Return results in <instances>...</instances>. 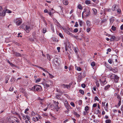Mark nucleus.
<instances>
[{
  "instance_id": "f257e3e1",
  "label": "nucleus",
  "mask_w": 123,
  "mask_h": 123,
  "mask_svg": "<svg viewBox=\"0 0 123 123\" xmlns=\"http://www.w3.org/2000/svg\"><path fill=\"white\" fill-rule=\"evenodd\" d=\"M6 120L10 123H16V122L18 123L19 121L17 118L13 117H10L9 118H6Z\"/></svg>"
},
{
  "instance_id": "f03ea898",
  "label": "nucleus",
  "mask_w": 123,
  "mask_h": 123,
  "mask_svg": "<svg viewBox=\"0 0 123 123\" xmlns=\"http://www.w3.org/2000/svg\"><path fill=\"white\" fill-rule=\"evenodd\" d=\"M14 22L16 23V25H19L21 24L22 23V20L18 18H16V20H15Z\"/></svg>"
},
{
  "instance_id": "7ed1b4c3",
  "label": "nucleus",
  "mask_w": 123,
  "mask_h": 123,
  "mask_svg": "<svg viewBox=\"0 0 123 123\" xmlns=\"http://www.w3.org/2000/svg\"><path fill=\"white\" fill-rule=\"evenodd\" d=\"M84 12H85V14H86L85 16L86 17L88 16L90 14V12L89 9H86L85 10H84V11L82 13V16H83Z\"/></svg>"
},
{
  "instance_id": "20e7f679",
  "label": "nucleus",
  "mask_w": 123,
  "mask_h": 123,
  "mask_svg": "<svg viewBox=\"0 0 123 123\" xmlns=\"http://www.w3.org/2000/svg\"><path fill=\"white\" fill-rule=\"evenodd\" d=\"M35 92H39L42 89L41 86L39 85H36L34 86Z\"/></svg>"
},
{
  "instance_id": "39448f33",
  "label": "nucleus",
  "mask_w": 123,
  "mask_h": 123,
  "mask_svg": "<svg viewBox=\"0 0 123 123\" xmlns=\"http://www.w3.org/2000/svg\"><path fill=\"white\" fill-rule=\"evenodd\" d=\"M25 28L24 29L26 32L27 33H29L31 30V28L29 25H27L25 26Z\"/></svg>"
},
{
  "instance_id": "423d86ee",
  "label": "nucleus",
  "mask_w": 123,
  "mask_h": 123,
  "mask_svg": "<svg viewBox=\"0 0 123 123\" xmlns=\"http://www.w3.org/2000/svg\"><path fill=\"white\" fill-rule=\"evenodd\" d=\"M64 105L65 106V107L68 110L70 107V105L68 104V102L67 100H65L64 101Z\"/></svg>"
},
{
  "instance_id": "0eeeda50",
  "label": "nucleus",
  "mask_w": 123,
  "mask_h": 123,
  "mask_svg": "<svg viewBox=\"0 0 123 123\" xmlns=\"http://www.w3.org/2000/svg\"><path fill=\"white\" fill-rule=\"evenodd\" d=\"M20 89L21 90V91L22 93L25 95L26 97H27L28 94L25 91V90L22 87Z\"/></svg>"
},
{
  "instance_id": "6e6552de",
  "label": "nucleus",
  "mask_w": 123,
  "mask_h": 123,
  "mask_svg": "<svg viewBox=\"0 0 123 123\" xmlns=\"http://www.w3.org/2000/svg\"><path fill=\"white\" fill-rule=\"evenodd\" d=\"M113 79H114L115 81L117 82L119 80V78L117 75L114 74L113 75Z\"/></svg>"
},
{
  "instance_id": "1a4fd4ad",
  "label": "nucleus",
  "mask_w": 123,
  "mask_h": 123,
  "mask_svg": "<svg viewBox=\"0 0 123 123\" xmlns=\"http://www.w3.org/2000/svg\"><path fill=\"white\" fill-rule=\"evenodd\" d=\"M13 54L17 57L21 56V54L18 53L14 52L13 53Z\"/></svg>"
},
{
  "instance_id": "9d476101",
  "label": "nucleus",
  "mask_w": 123,
  "mask_h": 123,
  "mask_svg": "<svg viewBox=\"0 0 123 123\" xmlns=\"http://www.w3.org/2000/svg\"><path fill=\"white\" fill-rule=\"evenodd\" d=\"M63 3L64 5H67L68 4V2L67 0H63Z\"/></svg>"
},
{
  "instance_id": "9b49d317",
  "label": "nucleus",
  "mask_w": 123,
  "mask_h": 123,
  "mask_svg": "<svg viewBox=\"0 0 123 123\" xmlns=\"http://www.w3.org/2000/svg\"><path fill=\"white\" fill-rule=\"evenodd\" d=\"M28 90L29 91L33 92H35V89L34 86L33 87L29 88Z\"/></svg>"
},
{
  "instance_id": "f8f14e48",
  "label": "nucleus",
  "mask_w": 123,
  "mask_h": 123,
  "mask_svg": "<svg viewBox=\"0 0 123 123\" xmlns=\"http://www.w3.org/2000/svg\"><path fill=\"white\" fill-rule=\"evenodd\" d=\"M78 74L79 79H80L81 77H83V75H82L81 73H79Z\"/></svg>"
},
{
  "instance_id": "ddd939ff",
  "label": "nucleus",
  "mask_w": 123,
  "mask_h": 123,
  "mask_svg": "<svg viewBox=\"0 0 123 123\" xmlns=\"http://www.w3.org/2000/svg\"><path fill=\"white\" fill-rule=\"evenodd\" d=\"M73 49L75 53L76 54H77V50L78 49L77 48H76L75 47H73Z\"/></svg>"
},
{
  "instance_id": "4468645a",
  "label": "nucleus",
  "mask_w": 123,
  "mask_h": 123,
  "mask_svg": "<svg viewBox=\"0 0 123 123\" xmlns=\"http://www.w3.org/2000/svg\"><path fill=\"white\" fill-rule=\"evenodd\" d=\"M47 56L48 59L49 61H50L52 57L50 56L49 54H47Z\"/></svg>"
},
{
  "instance_id": "2eb2a0df",
  "label": "nucleus",
  "mask_w": 123,
  "mask_h": 123,
  "mask_svg": "<svg viewBox=\"0 0 123 123\" xmlns=\"http://www.w3.org/2000/svg\"><path fill=\"white\" fill-rule=\"evenodd\" d=\"M68 34L72 37H74L75 38H76L77 37L76 36L74 35H73L72 33H70V32H69Z\"/></svg>"
},
{
  "instance_id": "dca6fc26",
  "label": "nucleus",
  "mask_w": 123,
  "mask_h": 123,
  "mask_svg": "<svg viewBox=\"0 0 123 123\" xmlns=\"http://www.w3.org/2000/svg\"><path fill=\"white\" fill-rule=\"evenodd\" d=\"M111 86L110 85H107V86H106L105 88L104 89L105 90H107Z\"/></svg>"
},
{
  "instance_id": "f3484780",
  "label": "nucleus",
  "mask_w": 123,
  "mask_h": 123,
  "mask_svg": "<svg viewBox=\"0 0 123 123\" xmlns=\"http://www.w3.org/2000/svg\"><path fill=\"white\" fill-rule=\"evenodd\" d=\"M93 12V14L94 15H96L97 13V10L95 8H93L92 9Z\"/></svg>"
},
{
  "instance_id": "a211bd4d",
  "label": "nucleus",
  "mask_w": 123,
  "mask_h": 123,
  "mask_svg": "<svg viewBox=\"0 0 123 123\" xmlns=\"http://www.w3.org/2000/svg\"><path fill=\"white\" fill-rule=\"evenodd\" d=\"M116 5H114L113 6L112 8V9L113 11H115L116 9H117L116 7Z\"/></svg>"
},
{
  "instance_id": "6ab92c4d",
  "label": "nucleus",
  "mask_w": 123,
  "mask_h": 123,
  "mask_svg": "<svg viewBox=\"0 0 123 123\" xmlns=\"http://www.w3.org/2000/svg\"><path fill=\"white\" fill-rule=\"evenodd\" d=\"M110 70L113 71L114 73H116L117 71V69H113L111 68L110 69Z\"/></svg>"
},
{
  "instance_id": "aec40b11",
  "label": "nucleus",
  "mask_w": 123,
  "mask_h": 123,
  "mask_svg": "<svg viewBox=\"0 0 123 123\" xmlns=\"http://www.w3.org/2000/svg\"><path fill=\"white\" fill-rule=\"evenodd\" d=\"M85 3L87 5H89L91 4V1L89 0H86L85 1Z\"/></svg>"
},
{
  "instance_id": "412c9836",
  "label": "nucleus",
  "mask_w": 123,
  "mask_h": 123,
  "mask_svg": "<svg viewBox=\"0 0 123 123\" xmlns=\"http://www.w3.org/2000/svg\"><path fill=\"white\" fill-rule=\"evenodd\" d=\"M101 85L102 86H103L105 84L107 83V82L106 81V80H105L104 81H101Z\"/></svg>"
},
{
  "instance_id": "4be33fe9",
  "label": "nucleus",
  "mask_w": 123,
  "mask_h": 123,
  "mask_svg": "<svg viewBox=\"0 0 123 123\" xmlns=\"http://www.w3.org/2000/svg\"><path fill=\"white\" fill-rule=\"evenodd\" d=\"M86 24L88 27H89L90 26V22L89 20H87L86 22Z\"/></svg>"
},
{
  "instance_id": "5701e85b",
  "label": "nucleus",
  "mask_w": 123,
  "mask_h": 123,
  "mask_svg": "<svg viewBox=\"0 0 123 123\" xmlns=\"http://www.w3.org/2000/svg\"><path fill=\"white\" fill-rule=\"evenodd\" d=\"M0 122L4 123H6V121H4V119L3 118L0 119Z\"/></svg>"
},
{
  "instance_id": "b1692460",
  "label": "nucleus",
  "mask_w": 123,
  "mask_h": 123,
  "mask_svg": "<svg viewBox=\"0 0 123 123\" xmlns=\"http://www.w3.org/2000/svg\"><path fill=\"white\" fill-rule=\"evenodd\" d=\"M110 23H112L114 21V17H112L110 19Z\"/></svg>"
},
{
  "instance_id": "393cba45",
  "label": "nucleus",
  "mask_w": 123,
  "mask_h": 123,
  "mask_svg": "<svg viewBox=\"0 0 123 123\" xmlns=\"http://www.w3.org/2000/svg\"><path fill=\"white\" fill-rule=\"evenodd\" d=\"M44 85L45 88H47L48 87H49V85L47 84L46 83L44 84Z\"/></svg>"
},
{
  "instance_id": "a878e982",
  "label": "nucleus",
  "mask_w": 123,
  "mask_h": 123,
  "mask_svg": "<svg viewBox=\"0 0 123 123\" xmlns=\"http://www.w3.org/2000/svg\"><path fill=\"white\" fill-rule=\"evenodd\" d=\"M115 37L114 36H111V38L110 39V40L111 41H113L115 39Z\"/></svg>"
},
{
  "instance_id": "bb28decb",
  "label": "nucleus",
  "mask_w": 123,
  "mask_h": 123,
  "mask_svg": "<svg viewBox=\"0 0 123 123\" xmlns=\"http://www.w3.org/2000/svg\"><path fill=\"white\" fill-rule=\"evenodd\" d=\"M108 103H107L105 105V107L104 108L105 109L106 111H108Z\"/></svg>"
},
{
  "instance_id": "cd10ccee",
  "label": "nucleus",
  "mask_w": 123,
  "mask_h": 123,
  "mask_svg": "<svg viewBox=\"0 0 123 123\" xmlns=\"http://www.w3.org/2000/svg\"><path fill=\"white\" fill-rule=\"evenodd\" d=\"M89 107L87 106H86L85 107V110L86 111H87L89 110Z\"/></svg>"
},
{
  "instance_id": "c85d7f7f",
  "label": "nucleus",
  "mask_w": 123,
  "mask_h": 123,
  "mask_svg": "<svg viewBox=\"0 0 123 123\" xmlns=\"http://www.w3.org/2000/svg\"><path fill=\"white\" fill-rule=\"evenodd\" d=\"M116 27L114 26L113 25L112 26L111 29L113 31H115L116 30Z\"/></svg>"
},
{
  "instance_id": "c756f323",
  "label": "nucleus",
  "mask_w": 123,
  "mask_h": 123,
  "mask_svg": "<svg viewBox=\"0 0 123 123\" xmlns=\"http://www.w3.org/2000/svg\"><path fill=\"white\" fill-rule=\"evenodd\" d=\"M78 102L79 105H81L82 104V100H80L78 101Z\"/></svg>"
},
{
  "instance_id": "7c9ffc66",
  "label": "nucleus",
  "mask_w": 123,
  "mask_h": 123,
  "mask_svg": "<svg viewBox=\"0 0 123 123\" xmlns=\"http://www.w3.org/2000/svg\"><path fill=\"white\" fill-rule=\"evenodd\" d=\"M79 92L82 95H84V92L83 90H80Z\"/></svg>"
},
{
  "instance_id": "2f4dec72",
  "label": "nucleus",
  "mask_w": 123,
  "mask_h": 123,
  "mask_svg": "<svg viewBox=\"0 0 123 123\" xmlns=\"http://www.w3.org/2000/svg\"><path fill=\"white\" fill-rule=\"evenodd\" d=\"M105 122L106 123H111V121L110 119H107L106 120Z\"/></svg>"
},
{
  "instance_id": "473e14b6",
  "label": "nucleus",
  "mask_w": 123,
  "mask_h": 123,
  "mask_svg": "<svg viewBox=\"0 0 123 123\" xmlns=\"http://www.w3.org/2000/svg\"><path fill=\"white\" fill-rule=\"evenodd\" d=\"M88 113V112L87 111H84L83 112V114L84 116L87 115Z\"/></svg>"
},
{
  "instance_id": "72a5a7b5",
  "label": "nucleus",
  "mask_w": 123,
  "mask_h": 123,
  "mask_svg": "<svg viewBox=\"0 0 123 123\" xmlns=\"http://www.w3.org/2000/svg\"><path fill=\"white\" fill-rule=\"evenodd\" d=\"M76 69L78 71H80L81 70V68L80 67H76Z\"/></svg>"
},
{
  "instance_id": "f704fd0d",
  "label": "nucleus",
  "mask_w": 123,
  "mask_h": 123,
  "mask_svg": "<svg viewBox=\"0 0 123 123\" xmlns=\"http://www.w3.org/2000/svg\"><path fill=\"white\" fill-rule=\"evenodd\" d=\"M29 110V109L28 108L26 109L25 111V113L26 114H28V113L27 112V111Z\"/></svg>"
},
{
  "instance_id": "c9c22d12",
  "label": "nucleus",
  "mask_w": 123,
  "mask_h": 123,
  "mask_svg": "<svg viewBox=\"0 0 123 123\" xmlns=\"http://www.w3.org/2000/svg\"><path fill=\"white\" fill-rule=\"evenodd\" d=\"M91 65L92 67H94L95 65V62H92L91 64Z\"/></svg>"
},
{
  "instance_id": "e433bc0d",
  "label": "nucleus",
  "mask_w": 123,
  "mask_h": 123,
  "mask_svg": "<svg viewBox=\"0 0 123 123\" xmlns=\"http://www.w3.org/2000/svg\"><path fill=\"white\" fill-rule=\"evenodd\" d=\"M117 98L119 100H121V98L120 96L119 95H117Z\"/></svg>"
},
{
  "instance_id": "4c0bfd02",
  "label": "nucleus",
  "mask_w": 123,
  "mask_h": 123,
  "mask_svg": "<svg viewBox=\"0 0 123 123\" xmlns=\"http://www.w3.org/2000/svg\"><path fill=\"white\" fill-rule=\"evenodd\" d=\"M21 115L22 116L23 118V119L24 120H25L26 119V117L22 113H21Z\"/></svg>"
},
{
  "instance_id": "58836bf2",
  "label": "nucleus",
  "mask_w": 123,
  "mask_h": 123,
  "mask_svg": "<svg viewBox=\"0 0 123 123\" xmlns=\"http://www.w3.org/2000/svg\"><path fill=\"white\" fill-rule=\"evenodd\" d=\"M36 32L35 31L33 32L32 33V36H33V37L34 38H35L36 37Z\"/></svg>"
},
{
  "instance_id": "ea45409f",
  "label": "nucleus",
  "mask_w": 123,
  "mask_h": 123,
  "mask_svg": "<svg viewBox=\"0 0 123 123\" xmlns=\"http://www.w3.org/2000/svg\"><path fill=\"white\" fill-rule=\"evenodd\" d=\"M96 84L97 86L98 87L99 86V84L98 81H97L96 82Z\"/></svg>"
},
{
  "instance_id": "a19ab883",
  "label": "nucleus",
  "mask_w": 123,
  "mask_h": 123,
  "mask_svg": "<svg viewBox=\"0 0 123 123\" xmlns=\"http://www.w3.org/2000/svg\"><path fill=\"white\" fill-rule=\"evenodd\" d=\"M78 8L80 9L81 10L82 9V6L80 4H79L78 5Z\"/></svg>"
},
{
  "instance_id": "79ce46f5",
  "label": "nucleus",
  "mask_w": 123,
  "mask_h": 123,
  "mask_svg": "<svg viewBox=\"0 0 123 123\" xmlns=\"http://www.w3.org/2000/svg\"><path fill=\"white\" fill-rule=\"evenodd\" d=\"M59 36L62 38H63V37L62 34L61 33H59Z\"/></svg>"
},
{
  "instance_id": "37998d69",
  "label": "nucleus",
  "mask_w": 123,
  "mask_h": 123,
  "mask_svg": "<svg viewBox=\"0 0 123 123\" xmlns=\"http://www.w3.org/2000/svg\"><path fill=\"white\" fill-rule=\"evenodd\" d=\"M74 114L77 117H80V115L77 114V113L75 112Z\"/></svg>"
},
{
  "instance_id": "c03bdc74",
  "label": "nucleus",
  "mask_w": 123,
  "mask_h": 123,
  "mask_svg": "<svg viewBox=\"0 0 123 123\" xmlns=\"http://www.w3.org/2000/svg\"><path fill=\"white\" fill-rule=\"evenodd\" d=\"M14 114H15L17 115L19 117V118L20 119L21 118V117L20 115L18 113L15 112V113H14Z\"/></svg>"
},
{
  "instance_id": "a18cd8bd",
  "label": "nucleus",
  "mask_w": 123,
  "mask_h": 123,
  "mask_svg": "<svg viewBox=\"0 0 123 123\" xmlns=\"http://www.w3.org/2000/svg\"><path fill=\"white\" fill-rule=\"evenodd\" d=\"M54 102L55 104V105H58L59 104V103L58 101L56 102L55 101H54Z\"/></svg>"
},
{
  "instance_id": "49530a36",
  "label": "nucleus",
  "mask_w": 123,
  "mask_h": 123,
  "mask_svg": "<svg viewBox=\"0 0 123 123\" xmlns=\"http://www.w3.org/2000/svg\"><path fill=\"white\" fill-rule=\"evenodd\" d=\"M108 62L111 64L113 62L112 60L111 59H109L108 61Z\"/></svg>"
},
{
  "instance_id": "de8ad7c7",
  "label": "nucleus",
  "mask_w": 123,
  "mask_h": 123,
  "mask_svg": "<svg viewBox=\"0 0 123 123\" xmlns=\"http://www.w3.org/2000/svg\"><path fill=\"white\" fill-rule=\"evenodd\" d=\"M46 31V29L45 28H43V33H45Z\"/></svg>"
},
{
  "instance_id": "09e8293b",
  "label": "nucleus",
  "mask_w": 123,
  "mask_h": 123,
  "mask_svg": "<svg viewBox=\"0 0 123 123\" xmlns=\"http://www.w3.org/2000/svg\"><path fill=\"white\" fill-rule=\"evenodd\" d=\"M121 100H118V103L117 104L118 106L119 107L121 105Z\"/></svg>"
},
{
  "instance_id": "8fccbe9b",
  "label": "nucleus",
  "mask_w": 123,
  "mask_h": 123,
  "mask_svg": "<svg viewBox=\"0 0 123 123\" xmlns=\"http://www.w3.org/2000/svg\"><path fill=\"white\" fill-rule=\"evenodd\" d=\"M55 108L57 110L59 109L60 108V107H59L58 106V105H55ZM57 111H58V110H57Z\"/></svg>"
},
{
  "instance_id": "3c124183",
  "label": "nucleus",
  "mask_w": 123,
  "mask_h": 123,
  "mask_svg": "<svg viewBox=\"0 0 123 123\" xmlns=\"http://www.w3.org/2000/svg\"><path fill=\"white\" fill-rule=\"evenodd\" d=\"M78 31V29L77 28H75L74 30V32L76 33Z\"/></svg>"
},
{
  "instance_id": "603ef678",
  "label": "nucleus",
  "mask_w": 123,
  "mask_h": 123,
  "mask_svg": "<svg viewBox=\"0 0 123 123\" xmlns=\"http://www.w3.org/2000/svg\"><path fill=\"white\" fill-rule=\"evenodd\" d=\"M81 74L82 75H83V77H85V76H86V75L85 74V72H81Z\"/></svg>"
},
{
  "instance_id": "864d4df0",
  "label": "nucleus",
  "mask_w": 123,
  "mask_h": 123,
  "mask_svg": "<svg viewBox=\"0 0 123 123\" xmlns=\"http://www.w3.org/2000/svg\"><path fill=\"white\" fill-rule=\"evenodd\" d=\"M14 43L16 44V45H18V46H20V44L19 43L16 42H14Z\"/></svg>"
},
{
  "instance_id": "5fc2aeb1",
  "label": "nucleus",
  "mask_w": 123,
  "mask_h": 123,
  "mask_svg": "<svg viewBox=\"0 0 123 123\" xmlns=\"http://www.w3.org/2000/svg\"><path fill=\"white\" fill-rule=\"evenodd\" d=\"M6 11H5V10H3V11H2V13H3V16H5V14H6Z\"/></svg>"
},
{
  "instance_id": "6e6d98bb",
  "label": "nucleus",
  "mask_w": 123,
  "mask_h": 123,
  "mask_svg": "<svg viewBox=\"0 0 123 123\" xmlns=\"http://www.w3.org/2000/svg\"><path fill=\"white\" fill-rule=\"evenodd\" d=\"M53 40L55 41L56 42H58V40L56 38H53Z\"/></svg>"
},
{
  "instance_id": "4d7b16f0",
  "label": "nucleus",
  "mask_w": 123,
  "mask_h": 123,
  "mask_svg": "<svg viewBox=\"0 0 123 123\" xmlns=\"http://www.w3.org/2000/svg\"><path fill=\"white\" fill-rule=\"evenodd\" d=\"M35 114L34 112L33 111H32L31 113V115L32 116H34L35 115Z\"/></svg>"
},
{
  "instance_id": "13d9d810",
  "label": "nucleus",
  "mask_w": 123,
  "mask_h": 123,
  "mask_svg": "<svg viewBox=\"0 0 123 123\" xmlns=\"http://www.w3.org/2000/svg\"><path fill=\"white\" fill-rule=\"evenodd\" d=\"M6 11L7 13H11L12 12L11 11H10L8 9L6 10Z\"/></svg>"
},
{
  "instance_id": "bf43d9fd",
  "label": "nucleus",
  "mask_w": 123,
  "mask_h": 123,
  "mask_svg": "<svg viewBox=\"0 0 123 123\" xmlns=\"http://www.w3.org/2000/svg\"><path fill=\"white\" fill-rule=\"evenodd\" d=\"M81 87L83 88H85L86 87V85L84 84H82L81 85Z\"/></svg>"
},
{
  "instance_id": "052dcab7",
  "label": "nucleus",
  "mask_w": 123,
  "mask_h": 123,
  "mask_svg": "<svg viewBox=\"0 0 123 123\" xmlns=\"http://www.w3.org/2000/svg\"><path fill=\"white\" fill-rule=\"evenodd\" d=\"M78 26V23L77 22H76L75 23V25H74V27H77Z\"/></svg>"
},
{
  "instance_id": "680f3d73",
  "label": "nucleus",
  "mask_w": 123,
  "mask_h": 123,
  "mask_svg": "<svg viewBox=\"0 0 123 123\" xmlns=\"http://www.w3.org/2000/svg\"><path fill=\"white\" fill-rule=\"evenodd\" d=\"M48 13L49 14V15L51 17H52L53 16L52 15V13L51 12H48Z\"/></svg>"
},
{
  "instance_id": "e2e57ef3",
  "label": "nucleus",
  "mask_w": 123,
  "mask_h": 123,
  "mask_svg": "<svg viewBox=\"0 0 123 123\" xmlns=\"http://www.w3.org/2000/svg\"><path fill=\"white\" fill-rule=\"evenodd\" d=\"M70 105L74 107L75 106L74 103L73 102H71L70 103Z\"/></svg>"
},
{
  "instance_id": "0e129e2a",
  "label": "nucleus",
  "mask_w": 123,
  "mask_h": 123,
  "mask_svg": "<svg viewBox=\"0 0 123 123\" xmlns=\"http://www.w3.org/2000/svg\"><path fill=\"white\" fill-rule=\"evenodd\" d=\"M99 110L98 109L97 110H96V111L95 112V113H96V114H98L99 113Z\"/></svg>"
},
{
  "instance_id": "69168bd1",
  "label": "nucleus",
  "mask_w": 123,
  "mask_h": 123,
  "mask_svg": "<svg viewBox=\"0 0 123 123\" xmlns=\"http://www.w3.org/2000/svg\"><path fill=\"white\" fill-rule=\"evenodd\" d=\"M121 10L119 9H118L117 10V12L118 13H120L121 12Z\"/></svg>"
},
{
  "instance_id": "338daca9",
  "label": "nucleus",
  "mask_w": 123,
  "mask_h": 123,
  "mask_svg": "<svg viewBox=\"0 0 123 123\" xmlns=\"http://www.w3.org/2000/svg\"><path fill=\"white\" fill-rule=\"evenodd\" d=\"M41 79H38L36 80V82L38 83L40 82V81Z\"/></svg>"
},
{
  "instance_id": "774afa93",
  "label": "nucleus",
  "mask_w": 123,
  "mask_h": 123,
  "mask_svg": "<svg viewBox=\"0 0 123 123\" xmlns=\"http://www.w3.org/2000/svg\"><path fill=\"white\" fill-rule=\"evenodd\" d=\"M82 21H80L79 22V24L81 26H82Z\"/></svg>"
}]
</instances>
